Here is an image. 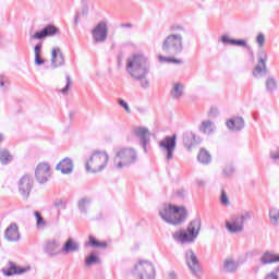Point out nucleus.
<instances>
[{"label": "nucleus", "instance_id": "1", "mask_svg": "<svg viewBox=\"0 0 279 279\" xmlns=\"http://www.w3.org/2000/svg\"><path fill=\"white\" fill-rule=\"evenodd\" d=\"M126 73L135 80V82H140L141 88L147 90L149 88V81L147 76L149 75V71L151 65L149 63V59L144 54H133L126 59Z\"/></svg>", "mask_w": 279, "mask_h": 279}, {"label": "nucleus", "instance_id": "2", "mask_svg": "<svg viewBox=\"0 0 279 279\" xmlns=\"http://www.w3.org/2000/svg\"><path fill=\"white\" fill-rule=\"evenodd\" d=\"M171 34L167 35L161 41V50L167 56H180L184 51V36L180 33H185L184 26L175 25L171 27ZM180 32V33H175Z\"/></svg>", "mask_w": 279, "mask_h": 279}, {"label": "nucleus", "instance_id": "3", "mask_svg": "<svg viewBox=\"0 0 279 279\" xmlns=\"http://www.w3.org/2000/svg\"><path fill=\"white\" fill-rule=\"evenodd\" d=\"M189 211L184 207H178L171 204H165L159 209L160 218L170 226H180L186 221Z\"/></svg>", "mask_w": 279, "mask_h": 279}, {"label": "nucleus", "instance_id": "4", "mask_svg": "<svg viewBox=\"0 0 279 279\" xmlns=\"http://www.w3.org/2000/svg\"><path fill=\"white\" fill-rule=\"evenodd\" d=\"M202 230V219L195 218L192 220L186 229H180L172 233V238L177 243L182 245L186 243H195V239L199 236Z\"/></svg>", "mask_w": 279, "mask_h": 279}, {"label": "nucleus", "instance_id": "5", "mask_svg": "<svg viewBox=\"0 0 279 279\" xmlns=\"http://www.w3.org/2000/svg\"><path fill=\"white\" fill-rule=\"evenodd\" d=\"M256 43L258 44L259 49L257 51V63L253 69V77L260 80V77L267 75V60H269L267 50L263 49V47H265V34L258 33Z\"/></svg>", "mask_w": 279, "mask_h": 279}, {"label": "nucleus", "instance_id": "6", "mask_svg": "<svg viewBox=\"0 0 279 279\" xmlns=\"http://www.w3.org/2000/svg\"><path fill=\"white\" fill-rule=\"evenodd\" d=\"M138 162V151L131 147H123L117 150L113 157V168L121 170L132 167Z\"/></svg>", "mask_w": 279, "mask_h": 279}, {"label": "nucleus", "instance_id": "7", "mask_svg": "<svg viewBox=\"0 0 279 279\" xmlns=\"http://www.w3.org/2000/svg\"><path fill=\"white\" fill-rule=\"evenodd\" d=\"M110 156L105 150H95L85 163L87 173H101L108 167Z\"/></svg>", "mask_w": 279, "mask_h": 279}, {"label": "nucleus", "instance_id": "8", "mask_svg": "<svg viewBox=\"0 0 279 279\" xmlns=\"http://www.w3.org/2000/svg\"><path fill=\"white\" fill-rule=\"evenodd\" d=\"M44 252H45V254L50 256V258H53L56 256H60V254H70V252H71V238H69L66 240V242L64 243L63 246H62V241L60 240L59 236L48 239L44 243Z\"/></svg>", "mask_w": 279, "mask_h": 279}, {"label": "nucleus", "instance_id": "9", "mask_svg": "<svg viewBox=\"0 0 279 279\" xmlns=\"http://www.w3.org/2000/svg\"><path fill=\"white\" fill-rule=\"evenodd\" d=\"M134 279H156V266L149 260L141 259L131 269Z\"/></svg>", "mask_w": 279, "mask_h": 279}, {"label": "nucleus", "instance_id": "10", "mask_svg": "<svg viewBox=\"0 0 279 279\" xmlns=\"http://www.w3.org/2000/svg\"><path fill=\"white\" fill-rule=\"evenodd\" d=\"M184 258L192 276H194V278H202L204 270L202 269V264H199V258H197L195 251L192 248L185 251Z\"/></svg>", "mask_w": 279, "mask_h": 279}, {"label": "nucleus", "instance_id": "11", "mask_svg": "<svg viewBox=\"0 0 279 279\" xmlns=\"http://www.w3.org/2000/svg\"><path fill=\"white\" fill-rule=\"evenodd\" d=\"M252 219V215L248 211H244L233 218L231 221L226 222V228L231 234H239L243 232L246 221Z\"/></svg>", "mask_w": 279, "mask_h": 279}, {"label": "nucleus", "instance_id": "12", "mask_svg": "<svg viewBox=\"0 0 279 279\" xmlns=\"http://www.w3.org/2000/svg\"><path fill=\"white\" fill-rule=\"evenodd\" d=\"M178 136L173 134L172 136H166L163 140L159 142V149L166 156V160L170 162L173 158V153L175 151V147L178 145L177 142Z\"/></svg>", "mask_w": 279, "mask_h": 279}, {"label": "nucleus", "instance_id": "13", "mask_svg": "<svg viewBox=\"0 0 279 279\" xmlns=\"http://www.w3.org/2000/svg\"><path fill=\"white\" fill-rule=\"evenodd\" d=\"M90 34L95 45H104L108 40V23L105 21L99 22L90 31Z\"/></svg>", "mask_w": 279, "mask_h": 279}, {"label": "nucleus", "instance_id": "14", "mask_svg": "<svg viewBox=\"0 0 279 279\" xmlns=\"http://www.w3.org/2000/svg\"><path fill=\"white\" fill-rule=\"evenodd\" d=\"M35 178L38 184H47L51 178V167L47 162L39 163L35 169Z\"/></svg>", "mask_w": 279, "mask_h": 279}, {"label": "nucleus", "instance_id": "15", "mask_svg": "<svg viewBox=\"0 0 279 279\" xmlns=\"http://www.w3.org/2000/svg\"><path fill=\"white\" fill-rule=\"evenodd\" d=\"M59 29L53 24H48L40 31L31 34V40H45V38H51L58 34Z\"/></svg>", "mask_w": 279, "mask_h": 279}, {"label": "nucleus", "instance_id": "16", "mask_svg": "<svg viewBox=\"0 0 279 279\" xmlns=\"http://www.w3.org/2000/svg\"><path fill=\"white\" fill-rule=\"evenodd\" d=\"M33 189H34V179H32V177L27 174L22 177L19 182L20 195H22L24 199H28Z\"/></svg>", "mask_w": 279, "mask_h": 279}, {"label": "nucleus", "instance_id": "17", "mask_svg": "<svg viewBox=\"0 0 279 279\" xmlns=\"http://www.w3.org/2000/svg\"><path fill=\"white\" fill-rule=\"evenodd\" d=\"M3 276L10 278L11 276H21L27 272V268L16 265L14 262H9L7 267L1 269Z\"/></svg>", "mask_w": 279, "mask_h": 279}, {"label": "nucleus", "instance_id": "18", "mask_svg": "<svg viewBox=\"0 0 279 279\" xmlns=\"http://www.w3.org/2000/svg\"><path fill=\"white\" fill-rule=\"evenodd\" d=\"M133 134H134V136H137V138H140V141L142 143V147H143L145 154H147V145L149 144V129L135 128L133 130Z\"/></svg>", "mask_w": 279, "mask_h": 279}, {"label": "nucleus", "instance_id": "19", "mask_svg": "<svg viewBox=\"0 0 279 279\" xmlns=\"http://www.w3.org/2000/svg\"><path fill=\"white\" fill-rule=\"evenodd\" d=\"M4 238L9 241V243H14L16 241H21V233L19 232V225H16V222H12L5 229Z\"/></svg>", "mask_w": 279, "mask_h": 279}, {"label": "nucleus", "instance_id": "20", "mask_svg": "<svg viewBox=\"0 0 279 279\" xmlns=\"http://www.w3.org/2000/svg\"><path fill=\"white\" fill-rule=\"evenodd\" d=\"M239 270V262L234 257H227L222 263V271L225 274H236Z\"/></svg>", "mask_w": 279, "mask_h": 279}, {"label": "nucleus", "instance_id": "21", "mask_svg": "<svg viewBox=\"0 0 279 279\" xmlns=\"http://www.w3.org/2000/svg\"><path fill=\"white\" fill-rule=\"evenodd\" d=\"M227 128L233 132H241L245 128V120L241 117H235L227 121Z\"/></svg>", "mask_w": 279, "mask_h": 279}, {"label": "nucleus", "instance_id": "22", "mask_svg": "<svg viewBox=\"0 0 279 279\" xmlns=\"http://www.w3.org/2000/svg\"><path fill=\"white\" fill-rule=\"evenodd\" d=\"M184 89L185 86L183 85V83H173L170 90V97H172L175 101H180V99L184 97Z\"/></svg>", "mask_w": 279, "mask_h": 279}, {"label": "nucleus", "instance_id": "23", "mask_svg": "<svg viewBox=\"0 0 279 279\" xmlns=\"http://www.w3.org/2000/svg\"><path fill=\"white\" fill-rule=\"evenodd\" d=\"M222 45H233L236 47H247V41L245 39H231L228 35H222L220 38Z\"/></svg>", "mask_w": 279, "mask_h": 279}, {"label": "nucleus", "instance_id": "24", "mask_svg": "<svg viewBox=\"0 0 279 279\" xmlns=\"http://www.w3.org/2000/svg\"><path fill=\"white\" fill-rule=\"evenodd\" d=\"M57 171H61L63 175H69L71 173V158L65 157L63 158L57 166H56Z\"/></svg>", "mask_w": 279, "mask_h": 279}, {"label": "nucleus", "instance_id": "25", "mask_svg": "<svg viewBox=\"0 0 279 279\" xmlns=\"http://www.w3.org/2000/svg\"><path fill=\"white\" fill-rule=\"evenodd\" d=\"M58 51H60V49H52L51 52L52 69H58V66H62V64H64V57L62 56V53L58 54Z\"/></svg>", "mask_w": 279, "mask_h": 279}, {"label": "nucleus", "instance_id": "26", "mask_svg": "<svg viewBox=\"0 0 279 279\" xmlns=\"http://www.w3.org/2000/svg\"><path fill=\"white\" fill-rule=\"evenodd\" d=\"M215 130H216L215 122L210 120L203 121L199 126V132H202L203 134H206L207 136H209V134H213Z\"/></svg>", "mask_w": 279, "mask_h": 279}, {"label": "nucleus", "instance_id": "27", "mask_svg": "<svg viewBox=\"0 0 279 279\" xmlns=\"http://www.w3.org/2000/svg\"><path fill=\"white\" fill-rule=\"evenodd\" d=\"M265 86L267 93H276V90H278V80L269 75L265 80Z\"/></svg>", "mask_w": 279, "mask_h": 279}, {"label": "nucleus", "instance_id": "28", "mask_svg": "<svg viewBox=\"0 0 279 279\" xmlns=\"http://www.w3.org/2000/svg\"><path fill=\"white\" fill-rule=\"evenodd\" d=\"M279 262V255H274L269 252H266L262 257H260V263L262 265H271V263H278Z\"/></svg>", "mask_w": 279, "mask_h": 279}, {"label": "nucleus", "instance_id": "29", "mask_svg": "<svg viewBox=\"0 0 279 279\" xmlns=\"http://www.w3.org/2000/svg\"><path fill=\"white\" fill-rule=\"evenodd\" d=\"M34 216L36 219L37 230H45V228H47V221H45L40 211H34Z\"/></svg>", "mask_w": 279, "mask_h": 279}, {"label": "nucleus", "instance_id": "30", "mask_svg": "<svg viewBox=\"0 0 279 279\" xmlns=\"http://www.w3.org/2000/svg\"><path fill=\"white\" fill-rule=\"evenodd\" d=\"M183 144L187 149H191L195 145V135L193 133L183 134Z\"/></svg>", "mask_w": 279, "mask_h": 279}, {"label": "nucleus", "instance_id": "31", "mask_svg": "<svg viewBox=\"0 0 279 279\" xmlns=\"http://www.w3.org/2000/svg\"><path fill=\"white\" fill-rule=\"evenodd\" d=\"M197 158L202 162V165H208L211 160L210 153H208V150L204 148L201 149Z\"/></svg>", "mask_w": 279, "mask_h": 279}, {"label": "nucleus", "instance_id": "32", "mask_svg": "<svg viewBox=\"0 0 279 279\" xmlns=\"http://www.w3.org/2000/svg\"><path fill=\"white\" fill-rule=\"evenodd\" d=\"M92 199L88 197H83L78 201V208L81 209V213L86 214L88 208H90Z\"/></svg>", "mask_w": 279, "mask_h": 279}, {"label": "nucleus", "instance_id": "33", "mask_svg": "<svg viewBox=\"0 0 279 279\" xmlns=\"http://www.w3.org/2000/svg\"><path fill=\"white\" fill-rule=\"evenodd\" d=\"M269 219L272 226H279V209L276 207L270 208Z\"/></svg>", "mask_w": 279, "mask_h": 279}, {"label": "nucleus", "instance_id": "34", "mask_svg": "<svg viewBox=\"0 0 279 279\" xmlns=\"http://www.w3.org/2000/svg\"><path fill=\"white\" fill-rule=\"evenodd\" d=\"M0 162L1 165H10V162H12V155L10 151L5 149L0 150Z\"/></svg>", "mask_w": 279, "mask_h": 279}, {"label": "nucleus", "instance_id": "35", "mask_svg": "<svg viewBox=\"0 0 279 279\" xmlns=\"http://www.w3.org/2000/svg\"><path fill=\"white\" fill-rule=\"evenodd\" d=\"M85 245L87 247L88 245H90V247H108V244L106 242H99L93 235H89V241Z\"/></svg>", "mask_w": 279, "mask_h": 279}, {"label": "nucleus", "instance_id": "36", "mask_svg": "<svg viewBox=\"0 0 279 279\" xmlns=\"http://www.w3.org/2000/svg\"><path fill=\"white\" fill-rule=\"evenodd\" d=\"M158 60L161 63H165V62L171 63L172 62L173 64H182V59H175L173 57H165L162 54H159Z\"/></svg>", "mask_w": 279, "mask_h": 279}, {"label": "nucleus", "instance_id": "37", "mask_svg": "<svg viewBox=\"0 0 279 279\" xmlns=\"http://www.w3.org/2000/svg\"><path fill=\"white\" fill-rule=\"evenodd\" d=\"M65 80H66L65 86L58 90V93H61V95H68V93H69V90L71 88V76L66 75Z\"/></svg>", "mask_w": 279, "mask_h": 279}, {"label": "nucleus", "instance_id": "38", "mask_svg": "<svg viewBox=\"0 0 279 279\" xmlns=\"http://www.w3.org/2000/svg\"><path fill=\"white\" fill-rule=\"evenodd\" d=\"M85 264L87 267H90V265H97L99 264V258H97V256H95L94 254L89 255L86 259H85Z\"/></svg>", "mask_w": 279, "mask_h": 279}, {"label": "nucleus", "instance_id": "39", "mask_svg": "<svg viewBox=\"0 0 279 279\" xmlns=\"http://www.w3.org/2000/svg\"><path fill=\"white\" fill-rule=\"evenodd\" d=\"M220 204H222V206H230V198H228L226 190H221Z\"/></svg>", "mask_w": 279, "mask_h": 279}, {"label": "nucleus", "instance_id": "40", "mask_svg": "<svg viewBox=\"0 0 279 279\" xmlns=\"http://www.w3.org/2000/svg\"><path fill=\"white\" fill-rule=\"evenodd\" d=\"M118 104H119V106H121V108H124V110H125V112H128V114H130V112H132V110L130 109V105H128V102H125V100L119 98Z\"/></svg>", "mask_w": 279, "mask_h": 279}, {"label": "nucleus", "instance_id": "41", "mask_svg": "<svg viewBox=\"0 0 279 279\" xmlns=\"http://www.w3.org/2000/svg\"><path fill=\"white\" fill-rule=\"evenodd\" d=\"M45 64V59L40 54H35V65L43 66Z\"/></svg>", "mask_w": 279, "mask_h": 279}, {"label": "nucleus", "instance_id": "42", "mask_svg": "<svg viewBox=\"0 0 279 279\" xmlns=\"http://www.w3.org/2000/svg\"><path fill=\"white\" fill-rule=\"evenodd\" d=\"M34 51H35V56H40V53L43 52V41L38 43L34 47Z\"/></svg>", "mask_w": 279, "mask_h": 279}, {"label": "nucleus", "instance_id": "43", "mask_svg": "<svg viewBox=\"0 0 279 279\" xmlns=\"http://www.w3.org/2000/svg\"><path fill=\"white\" fill-rule=\"evenodd\" d=\"M234 173V167L233 166H227L223 169V174L225 175H232Z\"/></svg>", "mask_w": 279, "mask_h": 279}, {"label": "nucleus", "instance_id": "44", "mask_svg": "<svg viewBox=\"0 0 279 279\" xmlns=\"http://www.w3.org/2000/svg\"><path fill=\"white\" fill-rule=\"evenodd\" d=\"M80 250V243L71 240V252H77Z\"/></svg>", "mask_w": 279, "mask_h": 279}, {"label": "nucleus", "instance_id": "45", "mask_svg": "<svg viewBox=\"0 0 279 279\" xmlns=\"http://www.w3.org/2000/svg\"><path fill=\"white\" fill-rule=\"evenodd\" d=\"M270 158H272V160H279V148L270 151Z\"/></svg>", "mask_w": 279, "mask_h": 279}, {"label": "nucleus", "instance_id": "46", "mask_svg": "<svg viewBox=\"0 0 279 279\" xmlns=\"http://www.w3.org/2000/svg\"><path fill=\"white\" fill-rule=\"evenodd\" d=\"M7 83L8 78L3 74H0V88H3Z\"/></svg>", "mask_w": 279, "mask_h": 279}, {"label": "nucleus", "instance_id": "47", "mask_svg": "<svg viewBox=\"0 0 279 279\" xmlns=\"http://www.w3.org/2000/svg\"><path fill=\"white\" fill-rule=\"evenodd\" d=\"M120 27H122L123 29H132L134 25L132 23H123L120 25Z\"/></svg>", "mask_w": 279, "mask_h": 279}, {"label": "nucleus", "instance_id": "48", "mask_svg": "<svg viewBox=\"0 0 279 279\" xmlns=\"http://www.w3.org/2000/svg\"><path fill=\"white\" fill-rule=\"evenodd\" d=\"M168 279H178V274L171 270L170 272H168Z\"/></svg>", "mask_w": 279, "mask_h": 279}, {"label": "nucleus", "instance_id": "49", "mask_svg": "<svg viewBox=\"0 0 279 279\" xmlns=\"http://www.w3.org/2000/svg\"><path fill=\"white\" fill-rule=\"evenodd\" d=\"M265 279H277V277H276V274L270 272V274H268V275L266 276Z\"/></svg>", "mask_w": 279, "mask_h": 279}, {"label": "nucleus", "instance_id": "50", "mask_svg": "<svg viewBox=\"0 0 279 279\" xmlns=\"http://www.w3.org/2000/svg\"><path fill=\"white\" fill-rule=\"evenodd\" d=\"M74 25H80V14H76L74 17Z\"/></svg>", "mask_w": 279, "mask_h": 279}, {"label": "nucleus", "instance_id": "51", "mask_svg": "<svg viewBox=\"0 0 279 279\" xmlns=\"http://www.w3.org/2000/svg\"><path fill=\"white\" fill-rule=\"evenodd\" d=\"M210 114L213 116V117H217V114H218V112H217V110H210Z\"/></svg>", "mask_w": 279, "mask_h": 279}, {"label": "nucleus", "instance_id": "52", "mask_svg": "<svg viewBox=\"0 0 279 279\" xmlns=\"http://www.w3.org/2000/svg\"><path fill=\"white\" fill-rule=\"evenodd\" d=\"M101 76H102L101 71H100V70H97V71H96V77H101Z\"/></svg>", "mask_w": 279, "mask_h": 279}, {"label": "nucleus", "instance_id": "53", "mask_svg": "<svg viewBox=\"0 0 279 279\" xmlns=\"http://www.w3.org/2000/svg\"><path fill=\"white\" fill-rule=\"evenodd\" d=\"M198 186H206V181H198Z\"/></svg>", "mask_w": 279, "mask_h": 279}, {"label": "nucleus", "instance_id": "54", "mask_svg": "<svg viewBox=\"0 0 279 279\" xmlns=\"http://www.w3.org/2000/svg\"><path fill=\"white\" fill-rule=\"evenodd\" d=\"M274 274H275V277H276L277 279H279V268H276V271H275Z\"/></svg>", "mask_w": 279, "mask_h": 279}, {"label": "nucleus", "instance_id": "55", "mask_svg": "<svg viewBox=\"0 0 279 279\" xmlns=\"http://www.w3.org/2000/svg\"><path fill=\"white\" fill-rule=\"evenodd\" d=\"M184 193H185L184 191H180L178 194L180 197H184Z\"/></svg>", "mask_w": 279, "mask_h": 279}, {"label": "nucleus", "instance_id": "56", "mask_svg": "<svg viewBox=\"0 0 279 279\" xmlns=\"http://www.w3.org/2000/svg\"><path fill=\"white\" fill-rule=\"evenodd\" d=\"M0 143H3V133H0Z\"/></svg>", "mask_w": 279, "mask_h": 279}, {"label": "nucleus", "instance_id": "57", "mask_svg": "<svg viewBox=\"0 0 279 279\" xmlns=\"http://www.w3.org/2000/svg\"><path fill=\"white\" fill-rule=\"evenodd\" d=\"M82 1V3H86L88 0H81Z\"/></svg>", "mask_w": 279, "mask_h": 279}]
</instances>
